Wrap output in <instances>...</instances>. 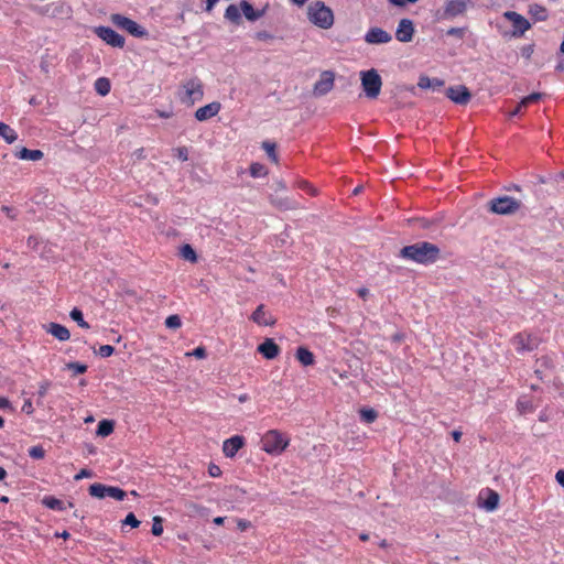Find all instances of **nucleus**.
Listing matches in <instances>:
<instances>
[{
	"instance_id": "obj_1",
	"label": "nucleus",
	"mask_w": 564,
	"mask_h": 564,
	"mask_svg": "<svg viewBox=\"0 0 564 564\" xmlns=\"http://www.w3.org/2000/svg\"><path fill=\"white\" fill-rule=\"evenodd\" d=\"M441 256L440 248L429 241H419L416 243L403 247L399 257L419 264L429 265L435 263Z\"/></svg>"
},
{
	"instance_id": "obj_2",
	"label": "nucleus",
	"mask_w": 564,
	"mask_h": 564,
	"mask_svg": "<svg viewBox=\"0 0 564 564\" xmlns=\"http://www.w3.org/2000/svg\"><path fill=\"white\" fill-rule=\"evenodd\" d=\"M290 444V438L279 430H270L261 437V449L269 455H281Z\"/></svg>"
},
{
	"instance_id": "obj_3",
	"label": "nucleus",
	"mask_w": 564,
	"mask_h": 564,
	"mask_svg": "<svg viewBox=\"0 0 564 564\" xmlns=\"http://www.w3.org/2000/svg\"><path fill=\"white\" fill-rule=\"evenodd\" d=\"M308 20L322 29H329L334 23L332 10L321 1L312 2L308 6Z\"/></svg>"
},
{
	"instance_id": "obj_4",
	"label": "nucleus",
	"mask_w": 564,
	"mask_h": 564,
	"mask_svg": "<svg viewBox=\"0 0 564 564\" xmlns=\"http://www.w3.org/2000/svg\"><path fill=\"white\" fill-rule=\"evenodd\" d=\"M361 87L367 98L376 99L382 87V79L375 68L360 73Z\"/></svg>"
},
{
	"instance_id": "obj_5",
	"label": "nucleus",
	"mask_w": 564,
	"mask_h": 564,
	"mask_svg": "<svg viewBox=\"0 0 564 564\" xmlns=\"http://www.w3.org/2000/svg\"><path fill=\"white\" fill-rule=\"evenodd\" d=\"M183 95L181 97L182 102L187 106H193L196 101L203 99L204 90L203 84L197 78H192L184 83L183 85Z\"/></svg>"
},
{
	"instance_id": "obj_6",
	"label": "nucleus",
	"mask_w": 564,
	"mask_h": 564,
	"mask_svg": "<svg viewBox=\"0 0 564 564\" xmlns=\"http://www.w3.org/2000/svg\"><path fill=\"white\" fill-rule=\"evenodd\" d=\"M490 212L498 215H510L519 210L521 203L512 197L502 196L490 200Z\"/></svg>"
},
{
	"instance_id": "obj_7",
	"label": "nucleus",
	"mask_w": 564,
	"mask_h": 564,
	"mask_svg": "<svg viewBox=\"0 0 564 564\" xmlns=\"http://www.w3.org/2000/svg\"><path fill=\"white\" fill-rule=\"evenodd\" d=\"M110 20L115 25L127 31L128 33H130L131 35H133L135 37H144L148 34L144 28L139 25L133 20H131L127 17H123L121 14H112L110 17Z\"/></svg>"
},
{
	"instance_id": "obj_8",
	"label": "nucleus",
	"mask_w": 564,
	"mask_h": 564,
	"mask_svg": "<svg viewBox=\"0 0 564 564\" xmlns=\"http://www.w3.org/2000/svg\"><path fill=\"white\" fill-rule=\"evenodd\" d=\"M512 345L519 354L532 351L538 348V340L532 334L521 332L516 334L511 339Z\"/></svg>"
},
{
	"instance_id": "obj_9",
	"label": "nucleus",
	"mask_w": 564,
	"mask_h": 564,
	"mask_svg": "<svg viewBox=\"0 0 564 564\" xmlns=\"http://www.w3.org/2000/svg\"><path fill=\"white\" fill-rule=\"evenodd\" d=\"M503 17L512 23V36L521 37L531 28L530 22L516 11H506Z\"/></svg>"
},
{
	"instance_id": "obj_10",
	"label": "nucleus",
	"mask_w": 564,
	"mask_h": 564,
	"mask_svg": "<svg viewBox=\"0 0 564 564\" xmlns=\"http://www.w3.org/2000/svg\"><path fill=\"white\" fill-rule=\"evenodd\" d=\"M335 80V74L330 70H324L318 80L314 84L313 87V95L315 97H321L326 95L328 91L332 90L334 86Z\"/></svg>"
},
{
	"instance_id": "obj_11",
	"label": "nucleus",
	"mask_w": 564,
	"mask_h": 564,
	"mask_svg": "<svg viewBox=\"0 0 564 564\" xmlns=\"http://www.w3.org/2000/svg\"><path fill=\"white\" fill-rule=\"evenodd\" d=\"M250 319L259 326L272 327L276 323V318L273 314L265 308L263 304H260L250 315Z\"/></svg>"
},
{
	"instance_id": "obj_12",
	"label": "nucleus",
	"mask_w": 564,
	"mask_h": 564,
	"mask_svg": "<svg viewBox=\"0 0 564 564\" xmlns=\"http://www.w3.org/2000/svg\"><path fill=\"white\" fill-rule=\"evenodd\" d=\"M95 33L104 40L107 44L113 47H122L124 45V39L119 33L107 26H98L95 29Z\"/></svg>"
},
{
	"instance_id": "obj_13",
	"label": "nucleus",
	"mask_w": 564,
	"mask_h": 564,
	"mask_svg": "<svg viewBox=\"0 0 564 564\" xmlns=\"http://www.w3.org/2000/svg\"><path fill=\"white\" fill-rule=\"evenodd\" d=\"M414 24L410 19L400 20L397 31L395 37L399 42L408 43L411 42L414 36Z\"/></svg>"
},
{
	"instance_id": "obj_14",
	"label": "nucleus",
	"mask_w": 564,
	"mask_h": 564,
	"mask_svg": "<svg viewBox=\"0 0 564 564\" xmlns=\"http://www.w3.org/2000/svg\"><path fill=\"white\" fill-rule=\"evenodd\" d=\"M446 96L458 105H466L471 99L468 88L463 85L447 88Z\"/></svg>"
},
{
	"instance_id": "obj_15",
	"label": "nucleus",
	"mask_w": 564,
	"mask_h": 564,
	"mask_svg": "<svg viewBox=\"0 0 564 564\" xmlns=\"http://www.w3.org/2000/svg\"><path fill=\"white\" fill-rule=\"evenodd\" d=\"M469 0H447L444 7V18H455L467 10Z\"/></svg>"
},
{
	"instance_id": "obj_16",
	"label": "nucleus",
	"mask_w": 564,
	"mask_h": 564,
	"mask_svg": "<svg viewBox=\"0 0 564 564\" xmlns=\"http://www.w3.org/2000/svg\"><path fill=\"white\" fill-rule=\"evenodd\" d=\"M365 40L369 44H384L389 43L392 36L381 28H371L367 32Z\"/></svg>"
},
{
	"instance_id": "obj_17",
	"label": "nucleus",
	"mask_w": 564,
	"mask_h": 564,
	"mask_svg": "<svg viewBox=\"0 0 564 564\" xmlns=\"http://www.w3.org/2000/svg\"><path fill=\"white\" fill-rule=\"evenodd\" d=\"M243 445L245 438L240 435H235L224 442L223 452L226 457L232 458Z\"/></svg>"
},
{
	"instance_id": "obj_18",
	"label": "nucleus",
	"mask_w": 564,
	"mask_h": 564,
	"mask_svg": "<svg viewBox=\"0 0 564 564\" xmlns=\"http://www.w3.org/2000/svg\"><path fill=\"white\" fill-rule=\"evenodd\" d=\"M265 359L272 360L276 358L281 351L278 344L272 338H265L257 348Z\"/></svg>"
},
{
	"instance_id": "obj_19",
	"label": "nucleus",
	"mask_w": 564,
	"mask_h": 564,
	"mask_svg": "<svg viewBox=\"0 0 564 564\" xmlns=\"http://www.w3.org/2000/svg\"><path fill=\"white\" fill-rule=\"evenodd\" d=\"M220 104L217 101L210 102L204 107H200L195 112V118L198 121H205L214 116H216L220 110Z\"/></svg>"
},
{
	"instance_id": "obj_20",
	"label": "nucleus",
	"mask_w": 564,
	"mask_h": 564,
	"mask_svg": "<svg viewBox=\"0 0 564 564\" xmlns=\"http://www.w3.org/2000/svg\"><path fill=\"white\" fill-rule=\"evenodd\" d=\"M45 330L61 341H66L70 337L69 330L57 323H50L44 326Z\"/></svg>"
},
{
	"instance_id": "obj_21",
	"label": "nucleus",
	"mask_w": 564,
	"mask_h": 564,
	"mask_svg": "<svg viewBox=\"0 0 564 564\" xmlns=\"http://www.w3.org/2000/svg\"><path fill=\"white\" fill-rule=\"evenodd\" d=\"M296 359L305 367L312 366L315 364V357L312 351H310L306 347H299L295 352Z\"/></svg>"
},
{
	"instance_id": "obj_22",
	"label": "nucleus",
	"mask_w": 564,
	"mask_h": 564,
	"mask_svg": "<svg viewBox=\"0 0 564 564\" xmlns=\"http://www.w3.org/2000/svg\"><path fill=\"white\" fill-rule=\"evenodd\" d=\"M240 7H241V10L245 14V17L250 20V21H256L258 20L259 18H261L263 14H264V11H265V8L268 6H265L262 10L260 11H254L252 6L248 2V1H241L240 3Z\"/></svg>"
},
{
	"instance_id": "obj_23",
	"label": "nucleus",
	"mask_w": 564,
	"mask_h": 564,
	"mask_svg": "<svg viewBox=\"0 0 564 564\" xmlns=\"http://www.w3.org/2000/svg\"><path fill=\"white\" fill-rule=\"evenodd\" d=\"M271 204L281 210H291V209H295L297 207L296 204L292 199H290L288 196L271 197Z\"/></svg>"
},
{
	"instance_id": "obj_24",
	"label": "nucleus",
	"mask_w": 564,
	"mask_h": 564,
	"mask_svg": "<svg viewBox=\"0 0 564 564\" xmlns=\"http://www.w3.org/2000/svg\"><path fill=\"white\" fill-rule=\"evenodd\" d=\"M43 152L41 150H29L26 148H22L17 156L21 160L28 161H40L43 158Z\"/></svg>"
},
{
	"instance_id": "obj_25",
	"label": "nucleus",
	"mask_w": 564,
	"mask_h": 564,
	"mask_svg": "<svg viewBox=\"0 0 564 564\" xmlns=\"http://www.w3.org/2000/svg\"><path fill=\"white\" fill-rule=\"evenodd\" d=\"M444 85V82L438 78H430L427 76H420L417 86L421 89H427V88H440Z\"/></svg>"
},
{
	"instance_id": "obj_26",
	"label": "nucleus",
	"mask_w": 564,
	"mask_h": 564,
	"mask_svg": "<svg viewBox=\"0 0 564 564\" xmlns=\"http://www.w3.org/2000/svg\"><path fill=\"white\" fill-rule=\"evenodd\" d=\"M498 503H499V495L494 490H488L487 498L482 502V507L487 511H494L497 509Z\"/></svg>"
},
{
	"instance_id": "obj_27",
	"label": "nucleus",
	"mask_w": 564,
	"mask_h": 564,
	"mask_svg": "<svg viewBox=\"0 0 564 564\" xmlns=\"http://www.w3.org/2000/svg\"><path fill=\"white\" fill-rule=\"evenodd\" d=\"M115 423L110 420H102L98 424L97 435L101 437H106L113 432Z\"/></svg>"
},
{
	"instance_id": "obj_28",
	"label": "nucleus",
	"mask_w": 564,
	"mask_h": 564,
	"mask_svg": "<svg viewBox=\"0 0 564 564\" xmlns=\"http://www.w3.org/2000/svg\"><path fill=\"white\" fill-rule=\"evenodd\" d=\"M180 256L191 263L197 262V254L191 245H183L180 249Z\"/></svg>"
},
{
	"instance_id": "obj_29",
	"label": "nucleus",
	"mask_w": 564,
	"mask_h": 564,
	"mask_svg": "<svg viewBox=\"0 0 564 564\" xmlns=\"http://www.w3.org/2000/svg\"><path fill=\"white\" fill-rule=\"evenodd\" d=\"M0 135L10 144L18 139L15 131L3 122H0Z\"/></svg>"
},
{
	"instance_id": "obj_30",
	"label": "nucleus",
	"mask_w": 564,
	"mask_h": 564,
	"mask_svg": "<svg viewBox=\"0 0 564 564\" xmlns=\"http://www.w3.org/2000/svg\"><path fill=\"white\" fill-rule=\"evenodd\" d=\"M108 486L95 482L89 486V494L98 499H102L107 496Z\"/></svg>"
},
{
	"instance_id": "obj_31",
	"label": "nucleus",
	"mask_w": 564,
	"mask_h": 564,
	"mask_svg": "<svg viewBox=\"0 0 564 564\" xmlns=\"http://www.w3.org/2000/svg\"><path fill=\"white\" fill-rule=\"evenodd\" d=\"M529 12L536 21H544L547 19V11L542 6L533 4L530 7Z\"/></svg>"
},
{
	"instance_id": "obj_32",
	"label": "nucleus",
	"mask_w": 564,
	"mask_h": 564,
	"mask_svg": "<svg viewBox=\"0 0 564 564\" xmlns=\"http://www.w3.org/2000/svg\"><path fill=\"white\" fill-rule=\"evenodd\" d=\"M95 89L101 96L108 95L109 91H110V82H109V79L105 78V77L98 78L95 82Z\"/></svg>"
},
{
	"instance_id": "obj_33",
	"label": "nucleus",
	"mask_w": 564,
	"mask_h": 564,
	"mask_svg": "<svg viewBox=\"0 0 564 564\" xmlns=\"http://www.w3.org/2000/svg\"><path fill=\"white\" fill-rule=\"evenodd\" d=\"M359 414H360V419L365 422V423H372L377 417H378V413L376 410L371 409V408H362L359 410Z\"/></svg>"
},
{
	"instance_id": "obj_34",
	"label": "nucleus",
	"mask_w": 564,
	"mask_h": 564,
	"mask_svg": "<svg viewBox=\"0 0 564 564\" xmlns=\"http://www.w3.org/2000/svg\"><path fill=\"white\" fill-rule=\"evenodd\" d=\"M42 503L50 509H54V510H63L64 509L63 501L55 497H44L42 500Z\"/></svg>"
},
{
	"instance_id": "obj_35",
	"label": "nucleus",
	"mask_w": 564,
	"mask_h": 564,
	"mask_svg": "<svg viewBox=\"0 0 564 564\" xmlns=\"http://www.w3.org/2000/svg\"><path fill=\"white\" fill-rule=\"evenodd\" d=\"M262 149L267 152L268 156L270 158V160L273 163H275V164L279 163L278 154L275 152V143L270 142V141H264L262 143Z\"/></svg>"
},
{
	"instance_id": "obj_36",
	"label": "nucleus",
	"mask_w": 564,
	"mask_h": 564,
	"mask_svg": "<svg viewBox=\"0 0 564 564\" xmlns=\"http://www.w3.org/2000/svg\"><path fill=\"white\" fill-rule=\"evenodd\" d=\"M69 316L73 321H75L79 327L89 328V324L84 319L83 313L78 308H73L69 313Z\"/></svg>"
},
{
	"instance_id": "obj_37",
	"label": "nucleus",
	"mask_w": 564,
	"mask_h": 564,
	"mask_svg": "<svg viewBox=\"0 0 564 564\" xmlns=\"http://www.w3.org/2000/svg\"><path fill=\"white\" fill-rule=\"evenodd\" d=\"M250 174L252 177H263L268 174V170L261 163H252L250 165Z\"/></svg>"
},
{
	"instance_id": "obj_38",
	"label": "nucleus",
	"mask_w": 564,
	"mask_h": 564,
	"mask_svg": "<svg viewBox=\"0 0 564 564\" xmlns=\"http://www.w3.org/2000/svg\"><path fill=\"white\" fill-rule=\"evenodd\" d=\"M541 98H542V94L532 93L521 99L520 107H528L531 104L538 102Z\"/></svg>"
},
{
	"instance_id": "obj_39",
	"label": "nucleus",
	"mask_w": 564,
	"mask_h": 564,
	"mask_svg": "<svg viewBox=\"0 0 564 564\" xmlns=\"http://www.w3.org/2000/svg\"><path fill=\"white\" fill-rule=\"evenodd\" d=\"M126 495H127L126 491H123L122 489H120L118 487L108 486V489H107L108 497H111L116 500H123Z\"/></svg>"
},
{
	"instance_id": "obj_40",
	"label": "nucleus",
	"mask_w": 564,
	"mask_h": 564,
	"mask_svg": "<svg viewBox=\"0 0 564 564\" xmlns=\"http://www.w3.org/2000/svg\"><path fill=\"white\" fill-rule=\"evenodd\" d=\"M226 18L230 21L237 22L240 19V12L238 7L230 4L225 13Z\"/></svg>"
},
{
	"instance_id": "obj_41",
	"label": "nucleus",
	"mask_w": 564,
	"mask_h": 564,
	"mask_svg": "<svg viewBox=\"0 0 564 564\" xmlns=\"http://www.w3.org/2000/svg\"><path fill=\"white\" fill-rule=\"evenodd\" d=\"M165 326L171 329H178L182 326V322L178 315H170L165 319Z\"/></svg>"
},
{
	"instance_id": "obj_42",
	"label": "nucleus",
	"mask_w": 564,
	"mask_h": 564,
	"mask_svg": "<svg viewBox=\"0 0 564 564\" xmlns=\"http://www.w3.org/2000/svg\"><path fill=\"white\" fill-rule=\"evenodd\" d=\"M162 518L159 516L153 517L152 534L159 536L163 533Z\"/></svg>"
},
{
	"instance_id": "obj_43",
	"label": "nucleus",
	"mask_w": 564,
	"mask_h": 564,
	"mask_svg": "<svg viewBox=\"0 0 564 564\" xmlns=\"http://www.w3.org/2000/svg\"><path fill=\"white\" fill-rule=\"evenodd\" d=\"M29 455L34 459H42L45 456V449L41 446H33L29 449Z\"/></svg>"
},
{
	"instance_id": "obj_44",
	"label": "nucleus",
	"mask_w": 564,
	"mask_h": 564,
	"mask_svg": "<svg viewBox=\"0 0 564 564\" xmlns=\"http://www.w3.org/2000/svg\"><path fill=\"white\" fill-rule=\"evenodd\" d=\"M66 368L73 370L75 375L84 373L87 370V366L79 362H67Z\"/></svg>"
},
{
	"instance_id": "obj_45",
	"label": "nucleus",
	"mask_w": 564,
	"mask_h": 564,
	"mask_svg": "<svg viewBox=\"0 0 564 564\" xmlns=\"http://www.w3.org/2000/svg\"><path fill=\"white\" fill-rule=\"evenodd\" d=\"M122 523L127 524V525H130L132 528H138L140 525V521L131 512L127 514V517L124 518Z\"/></svg>"
},
{
	"instance_id": "obj_46",
	"label": "nucleus",
	"mask_w": 564,
	"mask_h": 564,
	"mask_svg": "<svg viewBox=\"0 0 564 564\" xmlns=\"http://www.w3.org/2000/svg\"><path fill=\"white\" fill-rule=\"evenodd\" d=\"M115 349L112 346L110 345H102L99 347V350H98V354L106 358V357H110L112 354H113Z\"/></svg>"
},
{
	"instance_id": "obj_47",
	"label": "nucleus",
	"mask_w": 564,
	"mask_h": 564,
	"mask_svg": "<svg viewBox=\"0 0 564 564\" xmlns=\"http://www.w3.org/2000/svg\"><path fill=\"white\" fill-rule=\"evenodd\" d=\"M186 356H194L198 359H204L206 357V349L203 346L195 348L192 352H187Z\"/></svg>"
},
{
	"instance_id": "obj_48",
	"label": "nucleus",
	"mask_w": 564,
	"mask_h": 564,
	"mask_svg": "<svg viewBox=\"0 0 564 564\" xmlns=\"http://www.w3.org/2000/svg\"><path fill=\"white\" fill-rule=\"evenodd\" d=\"M464 34L465 31L462 28H451L449 30H447V35L456 36L459 39H462Z\"/></svg>"
},
{
	"instance_id": "obj_49",
	"label": "nucleus",
	"mask_w": 564,
	"mask_h": 564,
	"mask_svg": "<svg viewBox=\"0 0 564 564\" xmlns=\"http://www.w3.org/2000/svg\"><path fill=\"white\" fill-rule=\"evenodd\" d=\"M176 155L180 160H182L183 162L187 161L188 160V151L186 148L182 147V148H177L176 149Z\"/></svg>"
},
{
	"instance_id": "obj_50",
	"label": "nucleus",
	"mask_w": 564,
	"mask_h": 564,
	"mask_svg": "<svg viewBox=\"0 0 564 564\" xmlns=\"http://www.w3.org/2000/svg\"><path fill=\"white\" fill-rule=\"evenodd\" d=\"M208 474L210 475V477L216 478L221 475V469L219 468V466L210 464L208 467Z\"/></svg>"
},
{
	"instance_id": "obj_51",
	"label": "nucleus",
	"mask_w": 564,
	"mask_h": 564,
	"mask_svg": "<svg viewBox=\"0 0 564 564\" xmlns=\"http://www.w3.org/2000/svg\"><path fill=\"white\" fill-rule=\"evenodd\" d=\"M93 477V473L88 469H82L74 478L75 480H80L83 478H90Z\"/></svg>"
},
{
	"instance_id": "obj_52",
	"label": "nucleus",
	"mask_w": 564,
	"mask_h": 564,
	"mask_svg": "<svg viewBox=\"0 0 564 564\" xmlns=\"http://www.w3.org/2000/svg\"><path fill=\"white\" fill-rule=\"evenodd\" d=\"M51 383L48 381H43L40 387H39V395L42 398L46 394L48 388H50Z\"/></svg>"
},
{
	"instance_id": "obj_53",
	"label": "nucleus",
	"mask_w": 564,
	"mask_h": 564,
	"mask_svg": "<svg viewBox=\"0 0 564 564\" xmlns=\"http://www.w3.org/2000/svg\"><path fill=\"white\" fill-rule=\"evenodd\" d=\"M237 527L240 531H246L250 527V522L243 519L237 521Z\"/></svg>"
},
{
	"instance_id": "obj_54",
	"label": "nucleus",
	"mask_w": 564,
	"mask_h": 564,
	"mask_svg": "<svg viewBox=\"0 0 564 564\" xmlns=\"http://www.w3.org/2000/svg\"><path fill=\"white\" fill-rule=\"evenodd\" d=\"M22 411H24L26 414H32L34 409L32 405L31 400H26L22 406Z\"/></svg>"
},
{
	"instance_id": "obj_55",
	"label": "nucleus",
	"mask_w": 564,
	"mask_h": 564,
	"mask_svg": "<svg viewBox=\"0 0 564 564\" xmlns=\"http://www.w3.org/2000/svg\"><path fill=\"white\" fill-rule=\"evenodd\" d=\"M556 481L564 488V470L560 469L555 474Z\"/></svg>"
},
{
	"instance_id": "obj_56",
	"label": "nucleus",
	"mask_w": 564,
	"mask_h": 564,
	"mask_svg": "<svg viewBox=\"0 0 564 564\" xmlns=\"http://www.w3.org/2000/svg\"><path fill=\"white\" fill-rule=\"evenodd\" d=\"M404 337H405L404 334L399 332V333L393 334L391 339H392V341L400 343L404 339Z\"/></svg>"
},
{
	"instance_id": "obj_57",
	"label": "nucleus",
	"mask_w": 564,
	"mask_h": 564,
	"mask_svg": "<svg viewBox=\"0 0 564 564\" xmlns=\"http://www.w3.org/2000/svg\"><path fill=\"white\" fill-rule=\"evenodd\" d=\"M462 436H463V433L458 430H455L452 432V437L456 443L460 442Z\"/></svg>"
},
{
	"instance_id": "obj_58",
	"label": "nucleus",
	"mask_w": 564,
	"mask_h": 564,
	"mask_svg": "<svg viewBox=\"0 0 564 564\" xmlns=\"http://www.w3.org/2000/svg\"><path fill=\"white\" fill-rule=\"evenodd\" d=\"M275 191H285L286 186L283 181H275L274 182Z\"/></svg>"
},
{
	"instance_id": "obj_59",
	"label": "nucleus",
	"mask_w": 564,
	"mask_h": 564,
	"mask_svg": "<svg viewBox=\"0 0 564 564\" xmlns=\"http://www.w3.org/2000/svg\"><path fill=\"white\" fill-rule=\"evenodd\" d=\"M358 295H359L361 299L366 300V299H367V296L369 295V290H368V289H366V288L359 289V290H358Z\"/></svg>"
},
{
	"instance_id": "obj_60",
	"label": "nucleus",
	"mask_w": 564,
	"mask_h": 564,
	"mask_svg": "<svg viewBox=\"0 0 564 564\" xmlns=\"http://www.w3.org/2000/svg\"><path fill=\"white\" fill-rule=\"evenodd\" d=\"M10 406V401L7 398L0 397V409Z\"/></svg>"
},
{
	"instance_id": "obj_61",
	"label": "nucleus",
	"mask_w": 564,
	"mask_h": 564,
	"mask_svg": "<svg viewBox=\"0 0 564 564\" xmlns=\"http://www.w3.org/2000/svg\"><path fill=\"white\" fill-rule=\"evenodd\" d=\"M302 186L304 188H307V191L312 194V195H316L317 194V189L314 188L313 186H311L310 184L307 183H303Z\"/></svg>"
},
{
	"instance_id": "obj_62",
	"label": "nucleus",
	"mask_w": 564,
	"mask_h": 564,
	"mask_svg": "<svg viewBox=\"0 0 564 564\" xmlns=\"http://www.w3.org/2000/svg\"><path fill=\"white\" fill-rule=\"evenodd\" d=\"M348 379V376L346 373H338L337 379H333L334 384H339L340 380Z\"/></svg>"
},
{
	"instance_id": "obj_63",
	"label": "nucleus",
	"mask_w": 564,
	"mask_h": 564,
	"mask_svg": "<svg viewBox=\"0 0 564 564\" xmlns=\"http://www.w3.org/2000/svg\"><path fill=\"white\" fill-rule=\"evenodd\" d=\"M238 401L240 403H246L247 401H249V395L247 393H241L240 395H238Z\"/></svg>"
},
{
	"instance_id": "obj_64",
	"label": "nucleus",
	"mask_w": 564,
	"mask_h": 564,
	"mask_svg": "<svg viewBox=\"0 0 564 564\" xmlns=\"http://www.w3.org/2000/svg\"><path fill=\"white\" fill-rule=\"evenodd\" d=\"M524 108L525 107H520V102H519L518 106L516 107V109L513 111H511L510 116L514 117V116L519 115L522 111V109H524Z\"/></svg>"
}]
</instances>
